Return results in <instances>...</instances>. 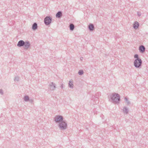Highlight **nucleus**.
Returning a JSON list of instances; mask_svg holds the SVG:
<instances>
[{
  "instance_id": "7",
  "label": "nucleus",
  "mask_w": 148,
  "mask_h": 148,
  "mask_svg": "<svg viewBox=\"0 0 148 148\" xmlns=\"http://www.w3.org/2000/svg\"><path fill=\"white\" fill-rule=\"evenodd\" d=\"M25 41L23 40H20L19 41L17 44V46L19 47H23L24 44L25 43Z\"/></svg>"
},
{
  "instance_id": "5",
  "label": "nucleus",
  "mask_w": 148,
  "mask_h": 148,
  "mask_svg": "<svg viewBox=\"0 0 148 148\" xmlns=\"http://www.w3.org/2000/svg\"><path fill=\"white\" fill-rule=\"evenodd\" d=\"M52 18L50 16H46L44 18V23L46 25H49L52 22Z\"/></svg>"
},
{
  "instance_id": "4",
  "label": "nucleus",
  "mask_w": 148,
  "mask_h": 148,
  "mask_svg": "<svg viewBox=\"0 0 148 148\" xmlns=\"http://www.w3.org/2000/svg\"><path fill=\"white\" fill-rule=\"evenodd\" d=\"M54 121L56 123H60L63 120V117L62 116L60 115L56 116L54 118Z\"/></svg>"
},
{
  "instance_id": "11",
  "label": "nucleus",
  "mask_w": 148,
  "mask_h": 148,
  "mask_svg": "<svg viewBox=\"0 0 148 148\" xmlns=\"http://www.w3.org/2000/svg\"><path fill=\"white\" fill-rule=\"evenodd\" d=\"M62 15V13L61 11H58L56 14V16L57 18H60Z\"/></svg>"
},
{
  "instance_id": "9",
  "label": "nucleus",
  "mask_w": 148,
  "mask_h": 148,
  "mask_svg": "<svg viewBox=\"0 0 148 148\" xmlns=\"http://www.w3.org/2000/svg\"><path fill=\"white\" fill-rule=\"evenodd\" d=\"M145 49V47L143 45H141L139 47V50L141 53H143L144 52Z\"/></svg>"
},
{
  "instance_id": "14",
  "label": "nucleus",
  "mask_w": 148,
  "mask_h": 148,
  "mask_svg": "<svg viewBox=\"0 0 148 148\" xmlns=\"http://www.w3.org/2000/svg\"><path fill=\"white\" fill-rule=\"evenodd\" d=\"M69 27L70 30L71 31H73L74 30L75 28V25L71 23L69 24Z\"/></svg>"
},
{
  "instance_id": "16",
  "label": "nucleus",
  "mask_w": 148,
  "mask_h": 148,
  "mask_svg": "<svg viewBox=\"0 0 148 148\" xmlns=\"http://www.w3.org/2000/svg\"><path fill=\"white\" fill-rule=\"evenodd\" d=\"M69 86L71 88H73V82L71 80H70L69 83Z\"/></svg>"
},
{
  "instance_id": "15",
  "label": "nucleus",
  "mask_w": 148,
  "mask_h": 148,
  "mask_svg": "<svg viewBox=\"0 0 148 148\" xmlns=\"http://www.w3.org/2000/svg\"><path fill=\"white\" fill-rule=\"evenodd\" d=\"M123 112L124 113L127 114L129 112V110L125 106L123 108Z\"/></svg>"
},
{
  "instance_id": "17",
  "label": "nucleus",
  "mask_w": 148,
  "mask_h": 148,
  "mask_svg": "<svg viewBox=\"0 0 148 148\" xmlns=\"http://www.w3.org/2000/svg\"><path fill=\"white\" fill-rule=\"evenodd\" d=\"M24 99L25 101H29V96L28 95L25 96L24 97Z\"/></svg>"
},
{
  "instance_id": "13",
  "label": "nucleus",
  "mask_w": 148,
  "mask_h": 148,
  "mask_svg": "<svg viewBox=\"0 0 148 148\" xmlns=\"http://www.w3.org/2000/svg\"><path fill=\"white\" fill-rule=\"evenodd\" d=\"M139 25V23L137 21H136L134 24L133 28L135 29H137Z\"/></svg>"
},
{
  "instance_id": "21",
  "label": "nucleus",
  "mask_w": 148,
  "mask_h": 148,
  "mask_svg": "<svg viewBox=\"0 0 148 148\" xmlns=\"http://www.w3.org/2000/svg\"><path fill=\"white\" fill-rule=\"evenodd\" d=\"M134 58L136 59H140V58H139L138 55L137 54H136L134 55Z\"/></svg>"
},
{
  "instance_id": "8",
  "label": "nucleus",
  "mask_w": 148,
  "mask_h": 148,
  "mask_svg": "<svg viewBox=\"0 0 148 148\" xmlns=\"http://www.w3.org/2000/svg\"><path fill=\"white\" fill-rule=\"evenodd\" d=\"M56 84L53 83V82H51L49 84V86L50 87V89L51 90H54L56 88Z\"/></svg>"
},
{
  "instance_id": "18",
  "label": "nucleus",
  "mask_w": 148,
  "mask_h": 148,
  "mask_svg": "<svg viewBox=\"0 0 148 148\" xmlns=\"http://www.w3.org/2000/svg\"><path fill=\"white\" fill-rule=\"evenodd\" d=\"M84 73V71L82 70H79L78 72V74L80 75H83Z\"/></svg>"
},
{
  "instance_id": "22",
  "label": "nucleus",
  "mask_w": 148,
  "mask_h": 148,
  "mask_svg": "<svg viewBox=\"0 0 148 148\" xmlns=\"http://www.w3.org/2000/svg\"><path fill=\"white\" fill-rule=\"evenodd\" d=\"M19 77H15L14 79V80L15 81H19Z\"/></svg>"
},
{
  "instance_id": "1",
  "label": "nucleus",
  "mask_w": 148,
  "mask_h": 148,
  "mask_svg": "<svg viewBox=\"0 0 148 148\" xmlns=\"http://www.w3.org/2000/svg\"><path fill=\"white\" fill-rule=\"evenodd\" d=\"M108 98L110 101L114 103H119L120 101V96L118 93H113L110 96H109Z\"/></svg>"
},
{
  "instance_id": "10",
  "label": "nucleus",
  "mask_w": 148,
  "mask_h": 148,
  "mask_svg": "<svg viewBox=\"0 0 148 148\" xmlns=\"http://www.w3.org/2000/svg\"><path fill=\"white\" fill-rule=\"evenodd\" d=\"M88 28L90 31H93L95 28L94 25L92 23L90 24L88 26Z\"/></svg>"
},
{
  "instance_id": "2",
  "label": "nucleus",
  "mask_w": 148,
  "mask_h": 148,
  "mask_svg": "<svg viewBox=\"0 0 148 148\" xmlns=\"http://www.w3.org/2000/svg\"><path fill=\"white\" fill-rule=\"evenodd\" d=\"M58 126L61 130H64L66 129L67 124L66 121L63 120L58 125Z\"/></svg>"
},
{
  "instance_id": "24",
  "label": "nucleus",
  "mask_w": 148,
  "mask_h": 148,
  "mask_svg": "<svg viewBox=\"0 0 148 148\" xmlns=\"http://www.w3.org/2000/svg\"><path fill=\"white\" fill-rule=\"evenodd\" d=\"M138 16H140L141 15V13L139 12H138Z\"/></svg>"
},
{
  "instance_id": "19",
  "label": "nucleus",
  "mask_w": 148,
  "mask_h": 148,
  "mask_svg": "<svg viewBox=\"0 0 148 148\" xmlns=\"http://www.w3.org/2000/svg\"><path fill=\"white\" fill-rule=\"evenodd\" d=\"M125 99L127 102V105H129L130 103V101L128 100V99L126 97H125Z\"/></svg>"
},
{
  "instance_id": "23",
  "label": "nucleus",
  "mask_w": 148,
  "mask_h": 148,
  "mask_svg": "<svg viewBox=\"0 0 148 148\" xmlns=\"http://www.w3.org/2000/svg\"><path fill=\"white\" fill-rule=\"evenodd\" d=\"M0 93L2 95H3V91L2 89H0Z\"/></svg>"
},
{
  "instance_id": "25",
  "label": "nucleus",
  "mask_w": 148,
  "mask_h": 148,
  "mask_svg": "<svg viewBox=\"0 0 148 148\" xmlns=\"http://www.w3.org/2000/svg\"><path fill=\"white\" fill-rule=\"evenodd\" d=\"M29 101H30V102L32 103L33 102V99H29Z\"/></svg>"
},
{
  "instance_id": "12",
  "label": "nucleus",
  "mask_w": 148,
  "mask_h": 148,
  "mask_svg": "<svg viewBox=\"0 0 148 148\" xmlns=\"http://www.w3.org/2000/svg\"><path fill=\"white\" fill-rule=\"evenodd\" d=\"M38 25L37 23H34L32 25V29L34 30H36L38 28Z\"/></svg>"
},
{
  "instance_id": "6",
  "label": "nucleus",
  "mask_w": 148,
  "mask_h": 148,
  "mask_svg": "<svg viewBox=\"0 0 148 148\" xmlns=\"http://www.w3.org/2000/svg\"><path fill=\"white\" fill-rule=\"evenodd\" d=\"M24 43L23 47L25 49L27 50L30 46V42L29 41H26Z\"/></svg>"
},
{
  "instance_id": "26",
  "label": "nucleus",
  "mask_w": 148,
  "mask_h": 148,
  "mask_svg": "<svg viewBox=\"0 0 148 148\" xmlns=\"http://www.w3.org/2000/svg\"><path fill=\"white\" fill-rule=\"evenodd\" d=\"M60 87L62 88L63 89V85L62 84V85L60 86Z\"/></svg>"
},
{
  "instance_id": "20",
  "label": "nucleus",
  "mask_w": 148,
  "mask_h": 148,
  "mask_svg": "<svg viewBox=\"0 0 148 148\" xmlns=\"http://www.w3.org/2000/svg\"><path fill=\"white\" fill-rule=\"evenodd\" d=\"M100 94H101V93L100 92H97L96 93V99H98V98L99 97V96L100 95Z\"/></svg>"
},
{
  "instance_id": "3",
  "label": "nucleus",
  "mask_w": 148,
  "mask_h": 148,
  "mask_svg": "<svg viewBox=\"0 0 148 148\" xmlns=\"http://www.w3.org/2000/svg\"><path fill=\"white\" fill-rule=\"evenodd\" d=\"M142 64L141 59H136L134 62V65L136 68H140Z\"/></svg>"
}]
</instances>
